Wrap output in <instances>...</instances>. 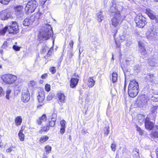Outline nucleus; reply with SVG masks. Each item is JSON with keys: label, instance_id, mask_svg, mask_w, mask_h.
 Segmentation results:
<instances>
[{"label": "nucleus", "instance_id": "obj_7", "mask_svg": "<svg viewBox=\"0 0 158 158\" xmlns=\"http://www.w3.org/2000/svg\"><path fill=\"white\" fill-rule=\"evenodd\" d=\"M2 79L4 81L8 84H11L16 80L17 77L11 74H8L3 75L2 77Z\"/></svg>", "mask_w": 158, "mask_h": 158}, {"label": "nucleus", "instance_id": "obj_21", "mask_svg": "<svg viewBox=\"0 0 158 158\" xmlns=\"http://www.w3.org/2000/svg\"><path fill=\"white\" fill-rule=\"evenodd\" d=\"M47 118L46 114H44L37 120V123L38 124L40 125L42 121H45L47 120Z\"/></svg>", "mask_w": 158, "mask_h": 158}, {"label": "nucleus", "instance_id": "obj_6", "mask_svg": "<svg viewBox=\"0 0 158 158\" xmlns=\"http://www.w3.org/2000/svg\"><path fill=\"white\" fill-rule=\"evenodd\" d=\"M135 21L136 26L140 28H143L146 24V18L144 17L141 14L136 16Z\"/></svg>", "mask_w": 158, "mask_h": 158}, {"label": "nucleus", "instance_id": "obj_24", "mask_svg": "<svg viewBox=\"0 0 158 158\" xmlns=\"http://www.w3.org/2000/svg\"><path fill=\"white\" fill-rule=\"evenodd\" d=\"M88 86L89 87H93L95 82V81L93 79V78L90 77L88 79Z\"/></svg>", "mask_w": 158, "mask_h": 158}, {"label": "nucleus", "instance_id": "obj_50", "mask_svg": "<svg viewBox=\"0 0 158 158\" xmlns=\"http://www.w3.org/2000/svg\"><path fill=\"white\" fill-rule=\"evenodd\" d=\"M109 127H106V130L105 132L104 135L106 136H107L109 134Z\"/></svg>", "mask_w": 158, "mask_h": 158}, {"label": "nucleus", "instance_id": "obj_27", "mask_svg": "<svg viewBox=\"0 0 158 158\" xmlns=\"http://www.w3.org/2000/svg\"><path fill=\"white\" fill-rule=\"evenodd\" d=\"M39 102H42L44 98V93H41L39 94L37 96Z\"/></svg>", "mask_w": 158, "mask_h": 158}, {"label": "nucleus", "instance_id": "obj_34", "mask_svg": "<svg viewBox=\"0 0 158 158\" xmlns=\"http://www.w3.org/2000/svg\"><path fill=\"white\" fill-rule=\"evenodd\" d=\"M155 128L156 129V131L153 132V135L155 137H158V125L155 126Z\"/></svg>", "mask_w": 158, "mask_h": 158}, {"label": "nucleus", "instance_id": "obj_11", "mask_svg": "<svg viewBox=\"0 0 158 158\" xmlns=\"http://www.w3.org/2000/svg\"><path fill=\"white\" fill-rule=\"evenodd\" d=\"M11 14L8 10H2L0 12V19L3 20L6 19L11 17Z\"/></svg>", "mask_w": 158, "mask_h": 158}, {"label": "nucleus", "instance_id": "obj_53", "mask_svg": "<svg viewBox=\"0 0 158 158\" xmlns=\"http://www.w3.org/2000/svg\"><path fill=\"white\" fill-rule=\"evenodd\" d=\"M4 92L2 87H0V96H2L4 95Z\"/></svg>", "mask_w": 158, "mask_h": 158}, {"label": "nucleus", "instance_id": "obj_12", "mask_svg": "<svg viewBox=\"0 0 158 158\" xmlns=\"http://www.w3.org/2000/svg\"><path fill=\"white\" fill-rule=\"evenodd\" d=\"M30 98V95L28 90L26 89L23 90L22 93L21 99L24 102L28 101Z\"/></svg>", "mask_w": 158, "mask_h": 158}, {"label": "nucleus", "instance_id": "obj_25", "mask_svg": "<svg viewBox=\"0 0 158 158\" xmlns=\"http://www.w3.org/2000/svg\"><path fill=\"white\" fill-rule=\"evenodd\" d=\"M139 150L137 148L134 149L133 151V156L135 158H139Z\"/></svg>", "mask_w": 158, "mask_h": 158}, {"label": "nucleus", "instance_id": "obj_63", "mask_svg": "<svg viewBox=\"0 0 158 158\" xmlns=\"http://www.w3.org/2000/svg\"><path fill=\"white\" fill-rule=\"evenodd\" d=\"M93 44H95V45H98V43L97 41H94V42Z\"/></svg>", "mask_w": 158, "mask_h": 158}, {"label": "nucleus", "instance_id": "obj_15", "mask_svg": "<svg viewBox=\"0 0 158 158\" xmlns=\"http://www.w3.org/2000/svg\"><path fill=\"white\" fill-rule=\"evenodd\" d=\"M145 124L146 128L150 130L153 128L154 126L153 123L149 121V119L148 118L145 120Z\"/></svg>", "mask_w": 158, "mask_h": 158}, {"label": "nucleus", "instance_id": "obj_22", "mask_svg": "<svg viewBox=\"0 0 158 158\" xmlns=\"http://www.w3.org/2000/svg\"><path fill=\"white\" fill-rule=\"evenodd\" d=\"M58 97L59 100V103L60 104V103H62L64 102L65 96L63 94L60 93L58 94Z\"/></svg>", "mask_w": 158, "mask_h": 158}, {"label": "nucleus", "instance_id": "obj_10", "mask_svg": "<svg viewBox=\"0 0 158 158\" xmlns=\"http://www.w3.org/2000/svg\"><path fill=\"white\" fill-rule=\"evenodd\" d=\"M147 38L149 40H154L157 37V33L152 29L149 28L146 33Z\"/></svg>", "mask_w": 158, "mask_h": 158}, {"label": "nucleus", "instance_id": "obj_8", "mask_svg": "<svg viewBox=\"0 0 158 158\" xmlns=\"http://www.w3.org/2000/svg\"><path fill=\"white\" fill-rule=\"evenodd\" d=\"M148 100L144 95H142L138 97L136 101L139 106L143 107L147 105Z\"/></svg>", "mask_w": 158, "mask_h": 158}, {"label": "nucleus", "instance_id": "obj_47", "mask_svg": "<svg viewBox=\"0 0 158 158\" xmlns=\"http://www.w3.org/2000/svg\"><path fill=\"white\" fill-rule=\"evenodd\" d=\"M158 107V106H154L152 109V113H155L156 112Z\"/></svg>", "mask_w": 158, "mask_h": 158}, {"label": "nucleus", "instance_id": "obj_43", "mask_svg": "<svg viewBox=\"0 0 158 158\" xmlns=\"http://www.w3.org/2000/svg\"><path fill=\"white\" fill-rule=\"evenodd\" d=\"M141 67L140 65H135L134 67V69L136 72H138V71L140 69Z\"/></svg>", "mask_w": 158, "mask_h": 158}, {"label": "nucleus", "instance_id": "obj_39", "mask_svg": "<svg viewBox=\"0 0 158 158\" xmlns=\"http://www.w3.org/2000/svg\"><path fill=\"white\" fill-rule=\"evenodd\" d=\"M51 148H52L50 146H46L45 147V149L46 152L48 153H49V152L51 151Z\"/></svg>", "mask_w": 158, "mask_h": 158}, {"label": "nucleus", "instance_id": "obj_42", "mask_svg": "<svg viewBox=\"0 0 158 158\" xmlns=\"http://www.w3.org/2000/svg\"><path fill=\"white\" fill-rule=\"evenodd\" d=\"M50 71L52 73V74L54 73L56 71L55 67H52L50 68Z\"/></svg>", "mask_w": 158, "mask_h": 158}, {"label": "nucleus", "instance_id": "obj_40", "mask_svg": "<svg viewBox=\"0 0 158 158\" xmlns=\"http://www.w3.org/2000/svg\"><path fill=\"white\" fill-rule=\"evenodd\" d=\"M10 0H0V2L3 4H7Z\"/></svg>", "mask_w": 158, "mask_h": 158}, {"label": "nucleus", "instance_id": "obj_41", "mask_svg": "<svg viewBox=\"0 0 158 158\" xmlns=\"http://www.w3.org/2000/svg\"><path fill=\"white\" fill-rule=\"evenodd\" d=\"M49 48L46 46H44V47H43L42 48V53H44L45 52H46L48 51L49 50Z\"/></svg>", "mask_w": 158, "mask_h": 158}, {"label": "nucleus", "instance_id": "obj_19", "mask_svg": "<svg viewBox=\"0 0 158 158\" xmlns=\"http://www.w3.org/2000/svg\"><path fill=\"white\" fill-rule=\"evenodd\" d=\"M34 22L31 18V16L29 18H26L23 22V24L24 26H29L31 24Z\"/></svg>", "mask_w": 158, "mask_h": 158}, {"label": "nucleus", "instance_id": "obj_32", "mask_svg": "<svg viewBox=\"0 0 158 158\" xmlns=\"http://www.w3.org/2000/svg\"><path fill=\"white\" fill-rule=\"evenodd\" d=\"M118 75L116 73L113 72L112 74V81L114 83L116 82L117 80Z\"/></svg>", "mask_w": 158, "mask_h": 158}, {"label": "nucleus", "instance_id": "obj_51", "mask_svg": "<svg viewBox=\"0 0 158 158\" xmlns=\"http://www.w3.org/2000/svg\"><path fill=\"white\" fill-rule=\"evenodd\" d=\"M53 96L52 94H49L47 97V99L48 100H50L52 99Z\"/></svg>", "mask_w": 158, "mask_h": 158}, {"label": "nucleus", "instance_id": "obj_59", "mask_svg": "<svg viewBox=\"0 0 158 158\" xmlns=\"http://www.w3.org/2000/svg\"><path fill=\"white\" fill-rule=\"evenodd\" d=\"M48 52L47 53V55L50 56L52 53V52L49 49L48 50Z\"/></svg>", "mask_w": 158, "mask_h": 158}, {"label": "nucleus", "instance_id": "obj_54", "mask_svg": "<svg viewBox=\"0 0 158 158\" xmlns=\"http://www.w3.org/2000/svg\"><path fill=\"white\" fill-rule=\"evenodd\" d=\"M15 147H10L9 148L7 149L6 150V152H10L12 151V149L13 148H14Z\"/></svg>", "mask_w": 158, "mask_h": 158}, {"label": "nucleus", "instance_id": "obj_52", "mask_svg": "<svg viewBox=\"0 0 158 158\" xmlns=\"http://www.w3.org/2000/svg\"><path fill=\"white\" fill-rule=\"evenodd\" d=\"M65 131V128L61 127L60 131V132L61 134H63L64 133Z\"/></svg>", "mask_w": 158, "mask_h": 158}, {"label": "nucleus", "instance_id": "obj_64", "mask_svg": "<svg viewBox=\"0 0 158 158\" xmlns=\"http://www.w3.org/2000/svg\"><path fill=\"white\" fill-rule=\"evenodd\" d=\"M126 62H127V64H128L127 63V62H132L133 61H131L130 60H126Z\"/></svg>", "mask_w": 158, "mask_h": 158}, {"label": "nucleus", "instance_id": "obj_1", "mask_svg": "<svg viewBox=\"0 0 158 158\" xmlns=\"http://www.w3.org/2000/svg\"><path fill=\"white\" fill-rule=\"evenodd\" d=\"M139 85L135 80L131 81L128 87V92L129 96L131 98L135 97L139 92Z\"/></svg>", "mask_w": 158, "mask_h": 158}, {"label": "nucleus", "instance_id": "obj_4", "mask_svg": "<svg viewBox=\"0 0 158 158\" xmlns=\"http://www.w3.org/2000/svg\"><path fill=\"white\" fill-rule=\"evenodd\" d=\"M38 6V3L35 0H30L25 8L27 14L33 12Z\"/></svg>", "mask_w": 158, "mask_h": 158}, {"label": "nucleus", "instance_id": "obj_26", "mask_svg": "<svg viewBox=\"0 0 158 158\" xmlns=\"http://www.w3.org/2000/svg\"><path fill=\"white\" fill-rule=\"evenodd\" d=\"M149 81H152L154 79V77L153 74H148L145 77Z\"/></svg>", "mask_w": 158, "mask_h": 158}, {"label": "nucleus", "instance_id": "obj_49", "mask_svg": "<svg viewBox=\"0 0 158 158\" xmlns=\"http://www.w3.org/2000/svg\"><path fill=\"white\" fill-rule=\"evenodd\" d=\"M2 48L6 49L7 48V43L6 42H5L4 43L3 45L2 46Z\"/></svg>", "mask_w": 158, "mask_h": 158}, {"label": "nucleus", "instance_id": "obj_30", "mask_svg": "<svg viewBox=\"0 0 158 158\" xmlns=\"http://www.w3.org/2000/svg\"><path fill=\"white\" fill-rule=\"evenodd\" d=\"M157 93H154L151 97V100L154 102L158 101V92Z\"/></svg>", "mask_w": 158, "mask_h": 158}, {"label": "nucleus", "instance_id": "obj_55", "mask_svg": "<svg viewBox=\"0 0 158 158\" xmlns=\"http://www.w3.org/2000/svg\"><path fill=\"white\" fill-rule=\"evenodd\" d=\"M69 45L70 47H71L72 48H73V41L71 40L70 41V42L69 43Z\"/></svg>", "mask_w": 158, "mask_h": 158}, {"label": "nucleus", "instance_id": "obj_3", "mask_svg": "<svg viewBox=\"0 0 158 158\" xmlns=\"http://www.w3.org/2000/svg\"><path fill=\"white\" fill-rule=\"evenodd\" d=\"M8 31L9 33L16 34L19 32V28L17 23L16 22H13L9 26H6L2 29L0 31V34L3 35L6 32Z\"/></svg>", "mask_w": 158, "mask_h": 158}, {"label": "nucleus", "instance_id": "obj_61", "mask_svg": "<svg viewBox=\"0 0 158 158\" xmlns=\"http://www.w3.org/2000/svg\"><path fill=\"white\" fill-rule=\"evenodd\" d=\"M124 37L123 36H122L121 37V40H125V39L124 38Z\"/></svg>", "mask_w": 158, "mask_h": 158}, {"label": "nucleus", "instance_id": "obj_60", "mask_svg": "<svg viewBox=\"0 0 158 158\" xmlns=\"http://www.w3.org/2000/svg\"><path fill=\"white\" fill-rule=\"evenodd\" d=\"M73 76L75 77H78V78H79V77H80L76 73H74Z\"/></svg>", "mask_w": 158, "mask_h": 158}, {"label": "nucleus", "instance_id": "obj_35", "mask_svg": "<svg viewBox=\"0 0 158 158\" xmlns=\"http://www.w3.org/2000/svg\"><path fill=\"white\" fill-rule=\"evenodd\" d=\"M48 139V137L47 136H44L41 137L40 139V142L42 143L46 141Z\"/></svg>", "mask_w": 158, "mask_h": 158}, {"label": "nucleus", "instance_id": "obj_58", "mask_svg": "<svg viewBox=\"0 0 158 158\" xmlns=\"http://www.w3.org/2000/svg\"><path fill=\"white\" fill-rule=\"evenodd\" d=\"M137 130L138 131H139L140 133H141V129H140V127H137Z\"/></svg>", "mask_w": 158, "mask_h": 158}, {"label": "nucleus", "instance_id": "obj_14", "mask_svg": "<svg viewBox=\"0 0 158 158\" xmlns=\"http://www.w3.org/2000/svg\"><path fill=\"white\" fill-rule=\"evenodd\" d=\"M146 13L151 19H155L156 21H157L158 20V18L155 15V13L150 9H147Z\"/></svg>", "mask_w": 158, "mask_h": 158}, {"label": "nucleus", "instance_id": "obj_44", "mask_svg": "<svg viewBox=\"0 0 158 158\" xmlns=\"http://www.w3.org/2000/svg\"><path fill=\"white\" fill-rule=\"evenodd\" d=\"M116 147V145L114 143H113L111 144V150L112 151L114 152L115 151Z\"/></svg>", "mask_w": 158, "mask_h": 158}, {"label": "nucleus", "instance_id": "obj_28", "mask_svg": "<svg viewBox=\"0 0 158 158\" xmlns=\"http://www.w3.org/2000/svg\"><path fill=\"white\" fill-rule=\"evenodd\" d=\"M145 119L144 116L141 114L138 115V122L140 123H143Z\"/></svg>", "mask_w": 158, "mask_h": 158}, {"label": "nucleus", "instance_id": "obj_17", "mask_svg": "<svg viewBox=\"0 0 158 158\" xmlns=\"http://www.w3.org/2000/svg\"><path fill=\"white\" fill-rule=\"evenodd\" d=\"M138 45L139 47V50L141 54L144 55H146L147 52L144 48L143 44L141 42H139Z\"/></svg>", "mask_w": 158, "mask_h": 158}, {"label": "nucleus", "instance_id": "obj_57", "mask_svg": "<svg viewBox=\"0 0 158 158\" xmlns=\"http://www.w3.org/2000/svg\"><path fill=\"white\" fill-rule=\"evenodd\" d=\"M116 45L118 48H119L120 46V44L119 43H118L116 41L115 42Z\"/></svg>", "mask_w": 158, "mask_h": 158}, {"label": "nucleus", "instance_id": "obj_16", "mask_svg": "<svg viewBox=\"0 0 158 158\" xmlns=\"http://www.w3.org/2000/svg\"><path fill=\"white\" fill-rule=\"evenodd\" d=\"M51 118V120H49V126L54 127L55 125V122L56 120L57 115L56 114H53Z\"/></svg>", "mask_w": 158, "mask_h": 158}, {"label": "nucleus", "instance_id": "obj_20", "mask_svg": "<svg viewBox=\"0 0 158 158\" xmlns=\"http://www.w3.org/2000/svg\"><path fill=\"white\" fill-rule=\"evenodd\" d=\"M42 15V13L39 11H38L34 15H31V18L32 19V20H33L34 21L35 20H38L40 19L41 18Z\"/></svg>", "mask_w": 158, "mask_h": 158}, {"label": "nucleus", "instance_id": "obj_46", "mask_svg": "<svg viewBox=\"0 0 158 158\" xmlns=\"http://www.w3.org/2000/svg\"><path fill=\"white\" fill-rule=\"evenodd\" d=\"M45 89L47 91H49L50 89V86L49 85L47 84L45 86Z\"/></svg>", "mask_w": 158, "mask_h": 158}, {"label": "nucleus", "instance_id": "obj_62", "mask_svg": "<svg viewBox=\"0 0 158 158\" xmlns=\"http://www.w3.org/2000/svg\"><path fill=\"white\" fill-rule=\"evenodd\" d=\"M156 154L157 156L156 158H158V148L156 150Z\"/></svg>", "mask_w": 158, "mask_h": 158}, {"label": "nucleus", "instance_id": "obj_5", "mask_svg": "<svg viewBox=\"0 0 158 158\" xmlns=\"http://www.w3.org/2000/svg\"><path fill=\"white\" fill-rule=\"evenodd\" d=\"M111 19V24L114 27H116L120 25L122 22L123 18L120 13H117Z\"/></svg>", "mask_w": 158, "mask_h": 158}, {"label": "nucleus", "instance_id": "obj_13", "mask_svg": "<svg viewBox=\"0 0 158 158\" xmlns=\"http://www.w3.org/2000/svg\"><path fill=\"white\" fill-rule=\"evenodd\" d=\"M23 7L18 6L15 8V13L18 17H22L23 16L24 13L23 11Z\"/></svg>", "mask_w": 158, "mask_h": 158}, {"label": "nucleus", "instance_id": "obj_48", "mask_svg": "<svg viewBox=\"0 0 158 158\" xmlns=\"http://www.w3.org/2000/svg\"><path fill=\"white\" fill-rule=\"evenodd\" d=\"M13 48L15 50L17 51H19L20 49V47H19V46H17L15 45H13Z\"/></svg>", "mask_w": 158, "mask_h": 158}, {"label": "nucleus", "instance_id": "obj_18", "mask_svg": "<svg viewBox=\"0 0 158 158\" xmlns=\"http://www.w3.org/2000/svg\"><path fill=\"white\" fill-rule=\"evenodd\" d=\"M79 79L77 78H72L70 81V86L71 88H75L77 85Z\"/></svg>", "mask_w": 158, "mask_h": 158}, {"label": "nucleus", "instance_id": "obj_56", "mask_svg": "<svg viewBox=\"0 0 158 158\" xmlns=\"http://www.w3.org/2000/svg\"><path fill=\"white\" fill-rule=\"evenodd\" d=\"M47 77V74L45 73L42 75L41 76V78L42 79H45Z\"/></svg>", "mask_w": 158, "mask_h": 158}, {"label": "nucleus", "instance_id": "obj_36", "mask_svg": "<svg viewBox=\"0 0 158 158\" xmlns=\"http://www.w3.org/2000/svg\"><path fill=\"white\" fill-rule=\"evenodd\" d=\"M28 85L30 87H34L36 85V82L34 81H31L29 82Z\"/></svg>", "mask_w": 158, "mask_h": 158}, {"label": "nucleus", "instance_id": "obj_23", "mask_svg": "<svg viewBox=\"0 0 158 158\" xmlns=\"http://www.w3.org/2000/svg\"><path fill=\"white\" fill-rule=\"evenodd\" d=\"M15 121L16 125L18 126L21 125L22 123V119L21 117L18 116L15 118Z\"/></svg>", "mask_w": 158, "mask_h": 158}, {"label": "nucleus", "instance_id": "obj_9", "mask_svg": "<svg viewBox=\"0 0 158 158\" xmlns=\"http://www.w3.org/2000/svg\"><path fill=\"white\" fill-rule=\"evenodd\" d=\"M110 5L111 6L109 10V11L111 12L112 15H115L117 13H120L118 9L117 8L118 7H117L116 2L114 0L111 1Z\"/></svg>", "mask_w": 158, "mask_h": 158}, {"label": "nucleus", "instance_id": "obj_31", "mask_svg": "<svg viewBox=\"0 0 158 158\" xmlns=\"http://www.w3.org/2000/svg\"><path fill=\"white\" fill-rule=\"evenodd\" d=\"M97 19L98 21L100 22L103 19L104 17L102 16V13L100 11L97 13Z\"/></svg>", "mask_w": 158, "mask_h": 158}, {"label": "nucleus", "instance_id": "obj_38", "mask_svg": "<svg viewBox=\"0 0 158 158\" xmlns=\"http://www.w3.org/2000/svg\"><path fill=\"white\" fill-rule=\"evenodd\" d=\"M65 121L64 120H62L60 123L61 127L65 128Z\"/></svg>", "mask_w": 158, "mask_h": 158}, {"label": "nucleus", "instance_id": "obj_37", "mask_svg": "<svg viewBox=\"0 0 158 158\" xmlns=\"http://www.w3.org/2000/svg\"><path fill=\"white\" fill-rule=\"evenodd\" d=\"M11 92V90L9 89H8L6 90V99H9V94H10Z\"/></svg>", "mask_w": 158, "mask_h": 158}, {"label": "nucleus", "instance_id": "obj_2", "mask_svg": "<svg viewBox=\"0 0 158 158\" xmlns=\"http://www.w3.org/2000/svg\"><path fill=\"white\" fill-rule=\"evenodd\" d=\"M45 28L46 29L40 32L38 36V40L41 42L43 40L49 39L53 33L51 27L49 25L46 24Z\"/></svg>", "mask_w": 158, "mask_h": 158}, {"label": "nucleus", "instance_id": "obj_45", "mask_svg": "<svg viewBox=\"0 0 158 158\" xmlns=\"http://www.w3.org/2000/svg\"><path fill=\"white\" fill-rule=\"evenodd\" d=\"M49 129V126L47 125L46 127H43L41 130L43 131H47Z\"/></svg>", "mask_w": 158, "mask_h": 158}, {"label": "nucleus", "instance_id": "obj_33", "mask_svg": "<svg viewBox=\"0 0 158 158\" xmlns=\"http://www.w3.org/2000/svg\"><path fill=\"white\" fill-rule=\"evenodd\" d=\"M155 59H153L152 60L149 61V65L151 66H156V63L155 62Z\"/></svg>", "mask_w": 158, "mask_h": 158}, {"label": "nucleus", "instance_id": "obj_29", "mask_svg": "<svg viewBox=\"0 0 158 158\" xmlns=\"http://www.w3.org/2000/svg\"><path fill=\"white\" fill-rule=\"evenodd\" d=\"M19 138L21 141H23L24 140V135L23 133L22 130H20L18 134Z\"/></svg>", "mask_w": 158, "mask_h": 158}]
</instances>
